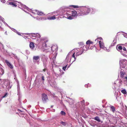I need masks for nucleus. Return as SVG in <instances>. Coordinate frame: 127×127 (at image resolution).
Returning <instances> with one entry per match:
<instances>
[{
	"label": "nucleus",
	"mask_w": 127,
	"mask_h": 127,
	"mask_svg": "<svg viewBox=\"0 0 127 127\" xmlns=\"http://www.w3.org/2000/svg\"><path fill=\"white\" fill-rule=\"evenodd\" d=\"M17 95L19 96V97H20V89L19 88H18H18H17Z\"/></svg>",
	"instance_id": "obj_36"
},
{
	"label": "nucleus",
	"mask_w": 127,
	"mask_h": 127,
	"mask_svg": "<svg viewBox=\"0 0 127 127\" xmlns=\"http://www.w3.org/2000/svg\"><path fill=\"white\" fill-rule=\"evenodd\" d=\"M117 80L118 84V86H120L122 84V80Z\"/></svg>",
	"instance_id": "obj_30"
},
{
	"label": "nucleus",
	"mask_w": 127,
	"mask_h": 127,
	"mask_svg": "<svg viewBox=\"0 0 127 127\" xmlns=\"http://www.w3.org/2000/svg\"><path fill=\"white\" fill-rule=\"evenodd\" d=\"M49 83L52 87L56 88V83L55 81H54L51 79L48 80Z\"/></svg>",
	"instance_id": "obj_12"
},
{
	"label": "nucleus",
	"mask_w": 127,
	"mask_h": 127,
	"mask_svg": "<svg viewBox=\"0 0 127 127\" xmlns=\"http://www.w3.org/2000/svg\"><path fill=\"white\" fill-rule=\"evenodd\" d=\"M29 35L33 39H35L36 38H40V35L38 33H29Z\"/></svg>",
	"instance_id": "obj_9"
},
{
	"label": "nucleus",
	"mask_w": 127,
	"mask_h": 127,
	"mask_svg": "<svg viewBox=\"0 0 127 127\" xmlns=\"http://www.w3.org/2000/svg\"><path fill=\"white\" fill-rule=\"evenodd\" d=\"M76 106L77 108L80 109L84 112H87L90 110L88 108L85 106V101L84 100L78 102L76 104Z\"/></svg>",
	"instance_id": "obj_3"
},
{
	"label": "nucleus",
	"mask_w": 127,
	"mask_h": 127,
	"mask_svg": "<svg viewBox=\"0 0 127 127\" xmlns=\"http://www.w3.org/2000/svg\"><path fill=\"white\" fill-rule=\"evenodd\" d=\"M123 35L125 37L127 38V33H125L124 34H123Z\"/></svg>",
	"instance_id": "obj_50"
},
{
	"label": "nucleus",
	"mask_w": 127,
	"mask_h": 127,
	"mask_svg": "<svg viewBox=\"0 0 127 127\" xmlns=\"http://www.w3.org/2000/svg\"><path fill=\"white\" fill-rule=\"evenodd\" d=\"M122 48L123 50L124 51V53H126L127 52V50L126 49L125 47H123Z\"/></svg>",
	"instance_id": "obj_48"
},
{
	"label": "nucleus",
	"mask_w": 127,
	"mask_h": 127,
	"mask_svg": "<svg viewBox=\"0 0 127 127\" xmlns=\"http://www.w3.org/2000/svg\"><path fill=\"white\" fill-rule=\"evenodd\" d=\"M18 88H20L19 86V84H17V88H18Z\"/></svg>",
	"instance_id": "obj_56"
},
{
	"label": "nucleus",
	"mask_w": 127,
	"mask_h": 127,
	"mask_svg": "<svg viewBox=\"0 0 127 127\" xmlns=\"http://www.w3.org/2000/svg\"><path fill=\"white\" fill-rule=\"evenodd\" d=\"M4 71L3 69L2 68L0 69V74L2 75L4 74Z\"/></svg>",
	"instance_id": "obj_33"
},
{
	"label": "nucleus",
	"mask_w": 127,
	"mask_h": 127,
	"mask_svg": "<svg viewBox=\"0 0 127 127\" xmlns=\"http://www.w3.org/2000/svg\"><path fill=\"white\" fill-rule=\"evenodd\" d=\"M74 51H75L73 53V50H72L68 53V54L66 56V59L65 60V62H68L70 58V55H71L72 54H73L72 55V57L73 58H74V59L73 62L75 61L76 60V58L75 57V53H76V54L77 52V49H74Z\"/></svg>",
	"instance_id": "obj_5"
},
{
	"label": "nucleus",
	"mask_w": 127,
	"mask_h": 127,
	"mask_svg": "<svg viewBox=\"0 0 127 127\" xmlns=\"http://www.w3.org/2000/svg\"><path fill=\"white\" fill-rule=\"evenodd\" d=\"M68 7H67L68 8ZM67 8H62V9H60L59 11L60 12H61L62 14V18H64V14H65L66 13H64L67 10Z\"/></svg>",
	"instance_id": "obj_16"
},
{
	"label": "nucleus",
	"mask_w": 127,
	"mask_h": 127,
	"mask_svg": "<svg viewBox=\"0 0 127 127\" xmlns=\"http://www.w3.org/2000/svg\"><path fill=\"white\" fill-rule=\"evenodd\" d=\"M1 2L3 3H5V0H0Z\"/></svg>",
	"instance_id": "obj_53"
},
{
	"label": "nucleus",
	"mask_w": 127,
	"mask_h": 127,
	"mask_svg": "<svg viewBox=\"0 0 127 127\" xmlns=\"http://www.w3.org/2000/svg\"><path fill=\"white\" fill-rule=\"evenodd\" d=\"M53 14H54V15H55V17L56 16H57L59 15L60 16V17L61 18H62V14L61 12H60L59 11H57L56 12H53Z\"/></svg>",
	"instance_id": "obj_20"
},
{
	"label": "nucleus",
	"mask_w": 127,
	"mask_h": 127,
	"mask_svg": "<svg viewBox=\"0 0 127 127\" xmlns=\"http://www.w3.org/2000/svg\"><path fill=\"white\" fill-rule=\"evenodd\" d=\"M4 19L2 18L1 16H0V20H2V22L5 25H6L8 27L10 28H11V27H10L3 20Z\"/></svg>",
	"instance_id": "obj_25"
},
{
	"label": "nucleus",
	"mask_w": 127,
	"mask_h": 127,
	"mask_svg": "<svg viewBox=\"0 0 127 127\" xmlns=\"http://www.w3.org/2000/svg\"><path fill=\"white\" fill-rule=\"evenodd\" d=\"M19 8H21L24 11L28 13V12L27 11L36 14H37V12H38V11L36 10H32L30 9H29L28 7L22 4L20 5V6H19Z\"/></svg>",
	"instance_id": "obj_4"
},
{
	"label": "nucleus",
	"mask_w": 127,
	"mask_h": 127,
	"mask_svg": "<svg viewBox=\"0 0 127 127\" xmlns=\"http://www.w3.org/2000/svg\"><path fill=\"white\" fill-rule=\"evenodd\" d=\"M60 123L62 124L64 126H66L67 124V123L66 122H64L63 121H61Z\"/></svg>",
	"instance_id": "obj_32"
},
{
	"label": "nucleus",
	"mask_w": 127,
	"mask_h": 127,
	"mask_svg": "<svg viewBox=\"0 0 127 127\" xmlns=\"http://www.w3.org/2000/svg\"><path fill=\"white\" fill-rule=\"evenodd\" d=\"M117 50H118L119 51V50H122V47L121 46H119L118 48H117Z\"/></svg>",
	"instance_id": "obj_35"
},
{
	"label": "nucleus",
	"mask_w": 127,
	"mask_h": 127,
	"mask_svg": "<svg viewBox=\"0 0 127 127\" xmlns=\"http://www.w3.org/2000/svg\"><path fill=\"white\" fill-rule=\"evenodd\" d=\"M116 88L115 87V86H114V88H113V89H116Z\"/></svg>",
	"instance_id": "obj_60"
},
{
	"label": "nucleus",
	"mask_w": 127,
	"mask_h": 127,
	"mask_svg": "<svg viewBox=\"0 0 127 127\" xmlns=\"http://www.w3.org/2000/svg\"><path fill=\"white\" fill-rule=\"evenodd\" d=\"M86 44L87 45L90 44V40H88L86 42Z\"/></svg>",
	"instance_id": "obj_45"
},
{
	"label": "nucleus",
	"mask_w": 127,
	"mask_h": 127,
	"mask_svg": "<svg viewBox=\"0 0 127 127\" xmlns=\"http://www.w3.org/2000/svg\"><path fill=\"white\" fill-rule=\"evenodd\" d=\"M40 42L42 43V46L43 48H45V49H47V47L46 43L48 42V40L45 38L42 37L40 39Z\"/></svg>",
	"instance_id": "obj_7"
},
{
	"label": "nucleus",
	"mask_w": 127,
	"mask_h": 127,
	"mask_svg": "<svg viewBox=\"0 0 127 127\" xmlns=\"http://www.w3.org/2000/svg\"><path fill=\"white\" fill-rule=\"evenodd\" d=\"M117 39L116 38H114L113 41V43L111 44V46H113L115 45L116 43Z\"/></svg>",
	"instance_id": "obj_26"
},
{
	"label": "nucleus",
	"mask_w": 127,
	"mask_h": 127,
	"mask_svg": "<svg viewBox=\"0 0 127 127\" xmlns=\"http://www.w3.org/2000/svg\"><path fill=\"white\" fill-rule=\"evenodd\" d=\"M121 52V54L122 55H123L124 56H125V55H125L123 53L122 51L121 52Z\"/></svg>",
	"instance_id": "obj_52"
},
{
	"label": "nucleus",
	"mask_w": 127,
	"mask_h": 127,
	"mask_svg": "<svg viewBox=\"0 0 127 127\" xmlns=\"http://www.w3.org/2000/svg\"><path fill=\"white\" fill-rule=\"evenodd\" d=\"M70 102L69 101V104L70 105H72L74 103V101L72 100L71 98H70Z\"/></svg>",
	"instance_id": "obj_38"
},
{
	"label": "nucleus",
	"mask_w": 127,
	"mask_h": 127,
	"mask_svg": "<svg viewBox=\"0 0 127 127\" xmlns=\"http://www.w3.org/2000/svg\"><path fill=\"white\" fill-rule=\"evenodd\" d=\"M22 111L20 110L17 108H16L15 110V112L16 114H18V112L20 113V112H22Z\"/></svg>",
	"instance_id": "obj_34"
},
{
	"label": "nucleus",
	"mask_w": 127,
	"mask_h": 127,
	"mask_svg": "<svg viewBox=\"0 0 127 127\" xmlns=\"http://www.w3.org/2000/svg\"><path fill=\"white\" fill-rule=\"evenodd\" d=\"M120 64L121 67L127 69V61L126 60L124 59L120 60Z\"/></svg>",
	"instance_id": "obj_8"
},
{
	"label": "nucleus",
	"mask_w": 127,
	"mask_h": 127,
	"mask_svg": "<svg viewBox=\"0 0 127 127\" xmlns=\"http://www.w3.org/2000/svg\"><path fill=\"white\" fill-rule=\"evenodd\" d=\"M99 46L100 48L103 49L104 50L107 52L110 51L109 49H107L105 47L104 43L101 42V41H99Z\"/></svg>",
	"instance_id": "obj_10"
},
{
	"label": "nucleus",
	"mask_w": 127,
	"mask_h": 127,
	"mask_svg": "<svg viewBox=\"0 0 127 127\" xmlns=\"http://www.w3.org/2000/svg\"><path fill=\"white\" fill-rule=\"evenodd\" d=\"M41 78L42 80L43 81H43L45 80L44 79V77L43 76H42L41 77Z\"/></svg>",
	"instance_id": "obj_51"
},
{
	"label": "nucleus",
	"mask_w": 127,
	"mask_h": 127,
	"mask_svg": "<svg viewBox=\"0 0 127 127\" xmlns=\"http://www.w3.org/2000/svg\"><path fill=\"white\" fill-rule=\"evenodd\" d=\"M5 62L7 65L11 69H12L13 68V65L7 60H5Z\"/></svg>",
	"instance_id": "obj_22"
},
{
	"label": "nucleus",
	"mask_w": 127,
	"mask_h": 127,
	"mask_svg": "<svg viewBox=\"0 0 127 127\" xmlns=\"http://www.w3.org/2000/svg\"><path fill=\"white\" fill-rule=\"evenodd\" d=\"M39 58V57L38 56H34L33 57V60H37Z\"/></svg>",
	"instance_id": "obj_31"
},
{
	"label": "nucleus",
	"mask_w": 127,
	"mask_h": 127,
	"mask_svg": "<svg viewBox=\"0 0 127 127\" xmlns=\"http://www.w3.org/2000/svg\"><path fill=\"white\" fill-rule=\"evenodd\" d=\"M97 39H99L100 40H102V38H101V37H98L97 38Z\"/></svg>",
	"instance_id": "obj_55"
},
{
	"label": "nucleus",
	"mask_w": 127,
	"mask_h": 127,
	"mask_svg": "<svg viewBox=\"0 0 127 127\" xmlns=\"http://www.w3.org/2000/svg\"><path fill=\"white\" fill-rule=\"evenodd\" d=\"M10 82L9 81H7L5 82V85L6 86V88L8 90L11 88L12 85H10Z\"/></svg>",
	"instance_id": "obj_18"
},
{
	"label": "nucleus",
	"mask_w": 127,
	"mask_h": 127,
	"mask_svg": "<svg viewBox=\"0 0 127 127\" xmlns=\"http://www.w3.org/2000/svg\"><path fill=\"white\" fill-rule=\"evenodd\" d=\"M125 81H124V84L127 86V76L124 77Z\"/></svg>",
	"instance_id": "obj_37"
},
{
	"label": "nucleus",
	"mask_w": 127,
	"mask_h": 127,
	"mask_svg": "<svg viewBox=\"0 0 127 127\" xmlns=\"http://www.w3.org/2000/svg\"><path fill=\"white\" fill-rule=\"evenodd\" d=\"M93 42L92 41H90V44H93Z\"/></svg>",
	"instance_id": "obj_59"
},
{
	"label": "nucleus",
	"mask_w": 127,
	"mask_h": 127,
	"mask_svg": "<svg viewBox=\"0 0 127 127\" xmlns=\"http://www.w3.org/2000/svg\"><path fill=\"white\" fill-rule=\"evenodd\" d=\"M48 19L49 20H54L56 19L55 15L48 17Z\"/></svg>",
	"instance_id": "obj_28"
},
{
	"label": "nucleus",
	"mask_w": 127,
	"mask_h": 127,
	"mask_svg": "<svg viewBox=\"0 0 127 127\" xmlns=\"http://www.w3.org/2000/svg\"><path fill=\"white\" fill-rule=\"evenodd\" d=\"M42 99L43 103H45L48 100L47 95L45 94L42 95Z\"/></svg>",
	"instance_id": "obj_14"
},
{
	"label": "nucleus",
	"mask_w": 127,
	"mask_h": 127,
	"mask_svg": "<svg viewBox=\"0 0 127 127\" xmlns=\"http://www.w3.org/2000/svg\"><path fill=\"white\" fill-rule=\"evenodd\" d=\"M88 85H90V84L89 83H88L87 84H85V87L88 88Z\"/></svg>",
	"instance_id": "obj_49"
},
{
	"label": "nucleus",
	"mask_w": 127,
	"mask_h": 127,
	"mask_svg": "<svg viewBox=\"0 0 127 127\" xmlns=\"http://www.w3.org/2000/svg\"><path fill=\"white\" fill-rule=\"evenodd\" d=\"M94 119L97 121L99 122H100L99 123L100 124L102 123V122L100 121V120L99 118V117L98 116H96L94 118Z\"/></svg>",
	"instance_id": "obj_24"
},
{
	"label": "nucleus",
	"mask_w": 127,
	"mask_h": 127,
	"mask_svg": "<svg viewBox=\"0 0 127 127\" xmlns=\"http://www.w3.org/2000/svg\"><path fill=\"white\" fill-rule=\"evenodd\" d=\"M47 60H45L43 62V65L44 66V67H46V64L47 63Z\"/></svg>",
	"instance_id": "obj_40"
},
{
	"label": "nucleus",
	"mask_w": 127,
	"mask_h": 127,
	"mask_svg": "<svg viewBox=\"0 0 127 127\" xmlns=\"http://www.w3.org/2000/svg\"><path fill=\"white\" fill-rule=\"evenodd\" d=\"M116 84L118 86V84L117 83V80H116V81H115L114 82V83L113 84V85L115 86V85Z\"/></svg>",
	"instance_id": "obj_44"
},
{
	"label": "nucleus",
	"mask_w": 127,
	"mask_h": 127,
	"mask_svg": "<svg viewBox=\"0 0 127 127\" xmlns=\"http://www.w3.org/2000/svg\"><path fill=\"white\" fill-rule=\"evenodd\" d=\"M45 70H46V69L45 68L44 69H43V71H45Z\"/></svg>",
	"instance_id": "obj_58"
},
{
	"label": "nucleus",
	"mask_w": 127,
	"mask_h": 127,
	"mask_svg": "<svg viewBox=\"0 0 127 127\" xmlns=\"http://www.w3.org/2000/svg\"><path fill=\"white\" fill-rule=\"evenodd\" d=\"M70 6L73 7L74 8H78V6L76 5H72Z\"/></svg>",
	"instance_id": "obj_43"
},
{
	"label": "nucleus",
	"mask_w": 127,
	"mask_h": 127,
	"mask_svg": "<svg viewBox=\"0 0 127 127\" xmlns=\"http://www.w3.org/2000/svg\"><path fill=\"white\" fill-rule=\"evenodd\" d=\"M91 86V85H90H90H88V87H90Z\"/></svg>",
	"instance_id": "obj_61"
},
{
	"label": "nucleus",
	"mask_w": 127,
	"mask_h": 127,
	"mask_svg": "<svg viewBox=\"0 0 127 127\" xmlns=\"http://www.w3.org/2000/svg\"><path fill=\"white\" fill-rule=\"evenodd\" d=\"M70 65H68V66L67 67V69L68 68H69L70 67Z\"/></svg>",
	"instance_id": "obj_57"
},
{
	"label": "nucleus",
	"mask_w": 127,
	"mask_h": 127,
	"mask_svg": "<svg viewBox=\"0 0 127 127\" xmlns=\"http://www.w3.org/2000/svg\"><path fill=\"white\" fill-rule=\"evenodd\" d=\"M55 94H53V96L54 97V96H55Z\"/></svg>",
	"instance_id": "obj_62"
},
{
	"label": "nucleus",
	"mask_w": 127,
	"mask_h": 127,
	"mask_svg": "<svg viewBox=\"0 0 127 127\" xmlns=\"http://www.w3.org/2000/svg\"><path fill=\"white\" fill-rule=\"evenodd\" d=\"M67 64L65 66L63 67V69L64 70H65L66 68L67 67Z\"/></svg>",
	"instance_id": "obj_47"
},
{
	"label": "nucleus",
	"mask_w": 127,
	"mask_h": 127,
	"mask_svg": "<svg viewBox=\"0 0 127 127\" xmlns=\"http://www.w3.org/2000/svg\"><path fill=\"white\" fill-rule=\"evenodd\" d=\"M80 11L79 15L83 16L88 15L89 13L94 14L96 10L94 8H91L88 6H82L79 9Z\"/></svg>",
	"instance_id": "obj_1"
},
{
	"label": "nucleus",
	"mask_w": 127,
	"mask_h": 127,
	"mask_svg": "<svg viewBox=\"0 0 127 127\" xmlns=\"http://www.w3.org/2000/svg\"><path fill=\"white\" fill-rule=\"evenodd\" d=\"M111 111L113 113H115L116 114H117L118 113H119V112H115V108L113 106L110 105L109 107Z\"/></svg>",
	"instance_id": "obj_17"
},
{
	"label": "nucleus",
	"mask_w": 127,
	"mask_h": 127,
	"mask_svg": "<svg viewBox=\"0 0 127 127\" xmlns=\"http://www.w3.org/2000/svg\"><path fill=\"white\" fill-rule=\"evenodd\" d=\"M16 33L19 35H21V34H20V33L18 32L17 31V32H16Z\"/></svg>",
	"instance_id": "obj_54"
},
{
	"label": "nucleus",
	"mask_w": 127,
	"mask_h": 127,
	"mask_svg": "<svg viewBox=\"0 0 127 127\" xmlns=\"http://www.w3.org/2000/svg\"><path fill=\"white\" fill-rule=\"evenodd\" d=\"M79 44L80 46H82L83 45H84L83 43L82 42H80L78 43Z\"/></svg>",
	"instance_id": "obj_46"
},
{
	"label": "nucleus",
	"mask_w": 127,
	"mask_h": 127,
	"mask_svg": "<svg viewBox=\"0 0 127 127\" xmlns=\"http://www.w3.org/2000/svg\"><path fill=\"white\" fill-rule=\"evenodd\" d=\"M103 107H104V105H103L102 106Z\"/></svg>",
	"instance_id": "obj_64"
},
{
	"label": "nucleus",
	"mask_w": 127,
	"mask_h": 127,
	"mask_svg": "<svg viewBox=\"0 0 127 127\" xmlns=\"http://www.w3.org/2000/svg\"><path fill=\"white\" fill-rule=\"evenodd\" d=\"M33 17L34 18H36L37 20H46V18L45 17H40V16H38L37 17Z\"/></svg>",
	"instance_id": "obj_21"
},
{
	"label": "nucleus",
	"mask_w": 127,
	"mask_h": 127,
	"mask_svg": "<svg viewBox=\"0 0 127 127\" xmlns=\"http://www.w3.org/2000/svg\"><path fill=\"white\" fill-rule=\"evenodd\" d=\"M77 13L75 10H70L67 12L66 14H64V17L66 18L69 20H72L74 19V18H76L77 16H81L79 14H80V11Z\"/></svg>",
	"instance_id": "obj_2"
},
{
	"label": "nucleus",
	"mask_w": 127,
	"mask_h": 127,
	"mask_svg": "<svg viewBox=\"0 0 127 127\" xmlns=\"http://www.w3.org/2000/svg\"><path fill=\"white\" fill-rule=\"evenodd\" d=\"M53 106H52V105L51 106V108H52L53 107Z\"/></svg>",
	"instance_id": "obj_63"
},
{
	"label": "nucleus",
	"mask_w": 127,
	"mask_h": 127,
	"mask_svg": "<svg viewBox=\"0 0 127 127\" xmlns=\"http://www.w3.org/2000/svg\"><path fill=\"white\" fill-rule=\"evenodd\" d=\"M10 29L15 32L16 33V32H17V31L14 29L12 28L11 27V28H10Z\"/></svg>",
	"instance_id": "obj_42"
},
{
	"label": "nucleus",
	"mask_w": 127,
	"mask_h": 127,
	"mask_svg": "<svg viewBox=\"0 0 127 127\" xmlns=\"http://www.w3.org/2000/svg\"><path fill=\"white\" fill-rule=\"evenodd\" d=\"M121 73V77L122 78H123L124 77V75L125 74V72L121 71L120 72Z\"/></svg>",
	"instance_id": "obj_29"
},
{
	"label": "nucleus",
	"mask_w": 127,
	"mask_h": 127,
	"mask_svg": "<svg viewBox=\"0 0 127 127\" xmlns=\"http://www.w3.org/2000/svg\"><path fill=\"white\" fill-rule=\"evenodd\" d=\"M88 48V47H87L86 46H85V45H84L83 46V48L81 47L80 48H77V52L76 54V56L77 57L81 55L84 52V50H87V49Z\"/></svg>",
	"instance_id": "obj_6"
},
{
	"label": "nucleus",
	"mask_w": 127,
	"mask_h": 127,
	"mask_svg": "<svg viewBox=\"0 0 127 127\" xmlns=\"http://www.w3.org/2000/svg\"><path fill=\"white\" fill-rule=\"evenodd\" d=\"M29 46L30 48L32 49H33V48L34 47V43L33 42H31L30 43Z\"/></svg>",
	"instance_id": "obj_23"
},
{
	"label": "nucleus",
	"mask_w": 127,
	"mask_h": 127,
	"mask_svg": "<svg viewBox=\"0 0 127 127\" xmlns=\"http://www.w3.org/2000/svg\"><path fill=\"white\" fill-rule=\"evenodd\" d=\"M90 125L92 126L95 127L96 126L97 127H100V124L99 123H97L95 121H92V122L90 123Z\"/></svg>",
	"instance_id": "obj_11"
},
{
	"label": "nucleus",
	"mask_w": 127,
	"mask_h": 127,
	"mask_svg": "<svg viewBox=\"0 0 127 127\" xmlns=\"http://www.w3.org/2000/svg\"><path fill=\"white\" fill-rule=\"evenodd\" d=\"M121 92L124 94H127V92L125 89H123L122 90Z\"/></svg>",
	"instance_id": "obj_39"
},
{
	"label": "nucleus",
	"mask_w": 127,
	"mask_h": 127,
	"mask_svg": "<svg viewBox=\"0 0 127 127\" xmlns=\"http://www.w3.org/2000/svg\"><path fill=\"white\" fill-rule=\"evenodd\" d=\"M58 47L57 45H53L51 47L49 46V48L48 49H51L52 52H53L54 51L55 52H57L58 50Z\"/></svg>",
	"instance_id": "obj_15"
},
{
	"label": "nucleus",
	"mask_w": 127,
	"mask_h": 127,
	"mask_svg": "<svg viewBox=\"0 0 127 127\" xmlns=\"http://www.w3.org/2000/svg\"><path fill=\"white\" fill-rule=\"evenodd\" d=\"M37 14L39 15H45L43 12L38 11Z\"/></svg>",
	"instance_id": "obj_27"
},
{
	"label": "nucleus",
	"mask_w": 127,
	"mask_h": 127,
	"mask_svg": "<svg viewBox=\"0 0 127 127\" xmlns=\"http://www.w3.org/2000/svg\"><path fill=\"white\" fill-rule=\"evenodd\" d=\"M57 71H59V72H58V74H56V73L55 72L54 73L56 76H57V75L58 76L59 75H61L64 73V72H63V71H62V70L59 68H58L57 69Z\"/></svg>",
	"instance_id": "obj_19"
},
{
	"label": "nucleus",
	"mask_w": 127,
	"mask_h": 127,
	"mask_svg": "<svg viewBox=\"0 0 127 127\" xmlns=\"http://www.w3.org/2000/svg\"><path fill=\"white\" fill-rule=\"evenodd\" d=\"M60 113L62 115H63L64 116L65 115V113L64 111H62Z\"/></svg>",
	"instance_id": "obj_41"
},
{
	"label": "nucleus",
	"mask_w": 127,
	"mask_h": 127,
	"mask_svg": "<svg viewBox=\"0 0 127 127\" xmlns=\"http://www.w3.org/2000/svg\"><path fill=\"white\" fill-rule=\"evenodd\" d=\"M15 2V3H14L12 2H9L8 3L9 4L12 5L13 6L15 7L17 6V4H18L19 7V6H20V5L23 4L20 2H19L17 1H16Z\"/></svg>",
	"instance_id": "obj_13"
}]
</instances>
